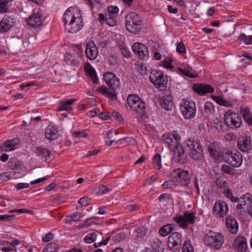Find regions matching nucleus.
<instances>
[{
  "mask_svg": "<svg viewBox=\"0 0 252 252\" xmlns=\"http://www.w3.org/2000/svg\"><path fill=\"white\" fill-rule=\"evenodd\" d=\"M173 220L184 229L188 227V224H193L195 222V213L193 212H185L184 216H176L173 218Z\"/></svg>",
  "mask_w": 252,
  "mask_h": 252,
  "instance_id": "nucleus-9",
  "label": "nucleus"
},
{
  "mask_svg": "<svg viewBox=\"0 0 252 252\" xmlns=\"http://www.w3.org/2000/svg\"><path fill=\"white\" fill-rule=\"evenodd\" d=\"M180 110L186 119H191L196 115V107L195 102L189 99L183 98L180 104Z\"/></svg>",
  "mask_w": 252,
  "mask_h": 252,
  "instance_id": "nucleus-5",
  "label": "nucleus"
},
{
  "mask_svg": "<svg viewBox=\"0 0 252 252\" xmlns=\"http://www.w3.org/2000/svg\"><path fill=\"white\" fill-rule=\"evenodd\" d=\"M84 216L83 214H82L81 212H75L73 213L71 216V219L74 221H79L81 218H82Z\"/></svg>",
  "mask_w": 252,
  "mask_h": 252,
  "instance_id": "nucleus-56",
  "label": "nucleus"
},
{
  "mask_svg": "<svg viewBox=\"0 0 252 252\" xmlns=\"http://www.w3.org/2000/svg\"><path fill=\"white\" fill-rule=\"evenodd\" d=\"M215 100L216 102L220 105L225 106H228V102L220 96L216 97Z\"/></svg>",
  "mask_w": 252,
  "mask_h": 252,
  "instance_id": "nucleus-57",
  "label": "nucleus"
},
{
  "mask_svg": "<svg viewBox=\"0 0 252 252\" xmlns=\"http://www.w3.org/2000/svg\"><path fill=\"white\" fill-rule=\"evenodd\" d=\"M132 49L134 53L140 59L146 61L149 58V50L145 45L139 42H135L133 44Z\"/></svg>",
  "mask_w": 252,
  "mask_h": 252,
  "instance_id": "nucleus-13",
  "label": "nucleus"
},
{
  "mask_svg": "<svg viewBox=\"0 0 252 252\" xmlns=\"http://www.w3.org/2000/svg\"><path fill=\"white\" fill-rule=\"evenodd\" d=\"M222 158L225 162L233 167L240 166L243 162V156L238 151H227L223 153Z\"/></svg>",
  "mask_w": 252,
  "mask_h": 252,
  "instance_id": "nucleus-7",
  "label": "nucleus"
},
{
  "mask_svg": "<svg viewBox=\"0 0 252 252\" xmlns=\"http://www.w3.org/2000/svg\"><path fill=\"white\" fill-rule=\"evenodd\" d=\"M172 175L178 178L181 184L185 187H188L191 182L189 171L178 168L173 170Z\"/></svg>",
  "mask_w": 252,
  "mask_h": 252,
  "instance_id": "nucleus-12",
  "label": "nucleus"
},
{
  "mask_svg": "<svg viewBox=\"0 0 252 252\" xmlns=\"http://www.w3.org/2000/svg\"><path fill=\"white\" fill-rule=\"evenodd\" d=\"M83 19L79 11L77 13L76 19L70 24H65V30L71 33H75L83 27Z\"/></svg>",
  "mask_w": 252,
  "mask_h": 252,
  "instance_id": "nucleus-17",
  "label": "nucleus"
},
{
  "mask_svg": "<svg viewBox=\"0 0 252 252\" xmlns=\"http://www.w3.org/2000/svg\"><path fill=\"white\" fill-rule=\"evenodd\" d=\"M204 111L207 116L212 115L214 112V106L213 104L211 102H206L204 105Z\"/></svg>",
  "mask_w": 252,
  "mask_h": 252,
  "instance_id": "nucleus-40",
  "label": "nucleus"
},
{
  "mask_svg": "<svg viewBox=\"0 0 252 252\" xmlns=\"http://www.w3.org/2000/svg\"><path fill=\"white\" fill-rule=\"evenodd\" d=\"M225 225L227 230L232 234H236L238 232V224L237 220L230 216L225 218Z\"/></svg>",
  "mask_w": 252,
  "mask_h": 252,
  "instance_id": "nucleus-23",
  "label": "nucleus"
},
{
  "mask_svg": "<svg viewBox=\"0 0 252 252\" xmlns=\"http://www.w3.org/2000/svg\"><path fill=\"white\" fill-rule=\"evenodd\" d=\"M215 126L219 132H223L225 130L223 122L220 120L215 123Z\"/></svg>",
  "mask_w": 252,
  "mask_h": 252,
  "instance_id": "nucleus-53",
  "label": "nucleus"
},
{
  "mask_svg": "<svg viewBox=\"0 0 252 252\" xmlns=\"http://www.w3.org/2000/svg\"><path fill=\"white\" fill-rule=\"evenodd\" d=\"M11 173L9 172L3 173L0 175L1 180L4 181H8L10 179Z\"/></svg>",
  "mask_w": 252,
  "mask_h": 252,
  "instance_id": "nucleus-61",
  "label": "nucleus"
},
{
  "mask_svg": "<svg viewBox=\"0 0 252 252\" xmlns=\"http://www.w3.org/2000/svg\"><path fill=\"white\" fill-rule=\"evenodd\" d=\"M14 0H0V13H5L10 12L9 3Z\"/></svg>",
  "mask_w": 252,
  "mask_h": 252,
  "instance_id": "nucleus-35",
  "label": "nucleus"
},
{
  "mask_svg": "<svg viewBox=\"0 0 252 252\" xmlns=\"http://www.w3.org/2000/svg\"><path fill=\"white\" fill-rule=\"evenodd\" d=\"M175 225L172 223L166 224L159 229L158 233L162 237L167 236L174 230H175Z\"/></svg>",
  "mask_w": 252,
  "mask_h": 252,
  "instance_id": "nucleus-32",
  "label": "nucleus"
},
{
  "mask_svg": "<svg viewBox=\"0 0 252 252\" xmlns=\"http://www.w3.org/2000/svg\"><path fill=\"white\" fill-rule=\"evenodd\" d=\"M57 248L58 245L56 244L50 243L44 249L43 252H58Z\"/></svg>",
  "mask_w": 252,
  "mask_h": 252,
  "instance_id": "nucleus-48",
  "label": "nucleus"
},
{
  "mask_svg": "<svg viewBox=\"0 0 252 252\" xmlns=\"http://www.w3.org/2000/svg\"><path fill=\"white\" fill-rule=\"evenodd\" d=\"M153 162L155 168L158 170L161 168V156L159 154H156L153 158Z\"/></svg>",
  "mask_w": 252,
  "mask_h": 252,
  "instance_id": "nucleus-41",
  "label": "nucleus"
},
{
  "mask_svg": "<svg viewBox=\"0 0 252 252\" xmlns=\"http://www.w3.org/2000/svg\"><path fill=\"white\" fill-rule=\"evenodd\" d=\"M98 50L95 44L93 42H89L86 45L85 54L86 57L90 60H95L98 55Z\"/></svg>",
  "mask_w": 252,
  "mask_h": 252,
  "instance_id": "nucleus-20",
  "label": "nucleus"
},
{
  "mask_svg": "<svg viewBox=\"0 0 252 252\" xmlns=\"http://www.w3.org/2000/svg\"><path fill=\"white\" fill-rule=\"evenodd\" d=\"M119 48L121 51L122 54L123 56L126 58H129L131 57V53L129 50L128 48L126 47V46L123 44H120L119 45Z\"/></svg>",
  "mask_w": 252,
  "mask_h": 252,
  "instance_id": "nucleus-42",
  "label": "nucleus"
},
{
  "mask_svg": "<svg viewBox=\"0 0 252 252\" xmlns=\"http://www.w3.org/2000/svg\"><path fill=\"white\" fill-rule=\"evenodd\" d=\"M76 100L75 99H71L68 100L62 101L61 104L58 109L59 111L66 110L71 111L72 110L71 105L75 102Z\"/></svg>",
  "mask_w": 252,
  "mask_h": 252,
  "instance_id": "nucleus-34",
  "label": "nucleus"
},
{
  "mask_svg": "<svg viewBox=\"0 0 252 252\" xmlns=\"http://www.w3.org/2000/svg\"><path fill=\"white\" fill-rule=\"evenodd\" d=\"M223 242L224 237L222 234L211 230L205 233L203 238L204 245L215 250L220 249Z\"/></svg>",
  "mask_w": 252,
  "mask_h": 252,
  "instance_id": "nucleus-1",
  "label": "nucleus"
},
{
  "mask_svg": "<svg viewBox=\"0 0 252 252\" xmlns=\"http://www.w3.org/2000/svg\"><path fill=\"white\" fill-rule=\"evenodd\" d=\"M234 247L240 252H245L248 247L246 239L243 236H238L234 241Z\"/></svg>",
  "mask_w": 252,
  "mask_h": 252,
  "instance_id": "nucleus-24",
  "label": "nucleus"
},
{
  "mask_svg": "<svg viewBox=\"0 0 252 252\" xmlns=\"http://www.w3.org/2000/svg\"><path fill=\"white\" fill-rule=\"evenodd\" d=\"M125 234L124 233H119L112 237V241L114 242H119L124 239Z\"/></svg>",
  "mask_w": 252,
  "mask_h": 252,
  "instance_id": "nucleus-51",
  "label": "nucleus"
},
{
  "mask_svg": "<svg viewBox=\"0 0 252 252\" xmlns=\"http://www.w3.org/2000/svg\"><path fill=\"white\" fill-rule=\"evenodd\" d=\"M115 91L111 89L110 90L105 86H102L98 89V91L100 93L112 100L117 98V94Z\"/></svg>",
  "mask_w": 252,
  "mask_h": 252,
  "instance_id": "nucleus-33",
  "label": "nucleus"
},
{
  "mask_svg": "<svg viewBox=\"0 0 252 252\" xmlns=\"http://www.w3.org/2000/svg\"><path fill=\"white\" fill-rule=\"evenodd\" d=\"M189 148V155L193 160L201 161L204 158V151L199 143L193 139H189L185 141Z\"/></svg>",
  "mask_w": 252,
  "mask_h": 252,
  "instance_id": "nucleus-2",
  "label": "nucleus"
},
{
  "mask_svg": "<svg viewBox=\"0 0 252 252\" xmlns=\"http://www.w3.org/2000/svg\"><path fill=\"white\" fill-rule=\"evenodd\" d=\"M182 252H194L192 246L189 241H186L183 246Z\"/></svg>",
  "mask_w": 252,
  "mask_h": 252,
  "instance_id": "nucleus-50",
  "label": "nucleus"
},
{
  "mask_svg": "<svg viewBox=\"0 0 252 252\" xmlns=\"http://www.w3.org/2000/svg\"><path fill=\"white\" fill-rule=\"evenodd\" d=\"M224 120L225 125L231 129L239 128L242 124L241 117L233 112L231 110H229L225 113Z\"/></svg>",
  "mask_w": 252,
  "mask_h": 252,
  "instance_id": "nucleus-8",
  "label": "nucleus"
},
{
  "mask_svg": "<svg viewBox=\"0 0 252 252\" xmlns=\"http://www.w3.org/2000/svg\"><path fill=\"white\" fill-rule=\"evenodd\" d=\"M42 16L38 13H34L29 18L28 24L33 27H38L43 24Z\"/></svg>",
  "mask_w": 252,
  "mask_h": 252,
  "instance_id": "nucleus-25",
  "label": "nucleus"
},
{
  "mask_svg": "<svg viewBox=\"0 0 252 252\" xmlns=\"http://www.w3.org/2000/svg\"><path fill=\"white\" fill-rule=\"evenodd\" d=\"M237 145L241 151L249 152L252 149L251 138L248 135L240 136L237 140Z\"/></svg>",
  "mask_w": 252,
  "mask_h": 252,
  "instance_id": "nucleus-16",
  "label": "nucleus"
},
{
  "mask_svg": "<svg viewBox=\"0 0 252 252\" xmlns=\"http://www.w3.org/2000/svg\"><path fill=\"white\" fill-rule=\"evenodd\" d=\"M238 38L243 41L246 44H252V35L248 36L245 33H241Z\"/></svg>",
  "mask_w": 252,
  "mask_h": 252,
  "instance_id": "nucleus-47",
  "label": "nucleus"
},
{
  "mask_svg": "<svg viewBox=\"0 0 252 252\" xmlns=\"http://www.w3.org/2000/svg\"><path fill=\"white\" fill-rule=\"evenodd\" d=\"M191 68L190 67L183 68H178L177 72L180 75L187 76L190 78H195L196 76L191 72Z\"/></svg>",
  "mask_w": 252,
  "mask_h": 252,
  "instance_id": "nucleus-37",
  "label": "nucleus"
},
{
  "mask_svg": "<svg viewBox=\"0 0 252 252\" xmlns=\"http://www.w3.org/2000/svg\"><path fill=\"white\" fill-rule=\"evenodd\" d=\"M161 140L162 142H165V143L167 144V146L170 148L172 144L173 140L171 136V134L169 133H164L163 134L161 137Z\"/></svg>",
  "mask_w": 252,
  "mask_h": 252,
  "instance_id": "nucleus-44",
  "label": "nucleus"
},
{
  "mask_svg": "<svg viewBox=\"0 0 252 252\" xmlns=\"http://www.w3.org/2000/svg\"><path fill=\"white\" fill-rule=\"evenodd\" d=\"M126 100L128 106L134 112L141 116L145 114L146 105L139 96L134 94H129Z\"/></svg>",
  "mask_w": 252,
  "mask_h": 252,
  "instance_id": "nucleus-6",
  "label": "nucleus"
},
{
  "mask_svg": "<svg viewBox=\"0 0 252 252\" xmlns=\"http://www.w3.org/2000/svg\"><path fill=\"white\" fill-rule=\"evenodd\" d=\"M137 233V237L138 238H141L147 233V230L144 227H140L136 230Z\"/></svg>",
  "mask_w": 252,
  "mask_h": 252,
  "instance_id": "nucleus-54",
  "label": "nucleus"
},
{
  "mask_svg": "<svg viewBox=\"0 0 252 252\" xmlns=\"http://www.w3.org/2000/svg\"><path fill=\"white\" fill-rule=\"evenodd\" d=\"M119 11L118 7L116 6H110L108 7L107 12L106 13H110L116 15Z\"/></svg>",
  "mask_w": 252,
  "mask_h": 252,
  "instance_id": "nucleus-55",
  "label": "nucleus"
},
{
  "mask_svg": "<svg viewBox=\"0 0 252 252\" xmlns=\"http://www.w3.org/2000/svg\"><path fill=\"white\" fill-rule=\"evenodd\" d=\"M149 78L151 82L160 91H164L167 86V77L158 70H154L150 73Z\"/></svg>",
  "mask_w": 252,
  "mask_h": 252,
  "instance_id": "nucleus-3",
  "label": "nucleus"
},
{
  "mask_svg": "<svg viewBox=\"0 0 252 252\" xmlns=\"http://www.w3.org/2000/svg\"><path fill=\"white\" fill-rule=\"evenodd\" d=\"M160 104L162 108L167 110H171L173 106L172 97L169 95L163 97L160 100Z\"/></svg>",
  "mask_w": 252,
  "mask_h": 252,
  "instance_id": "nucleus-29",
  "label": "nucleus"
},
{
  "mask_svg": "<svg viewBox=\"0 0 252 252\" xmlns=\"http://www.w3.org/2000/svg\"><path fill=\"white\" fill-rule=\"evenodd\" d=\"M176 50L178 52L180 53H183L185 52L186 48L183 42H180L178 44Z\"/></svg>",
  "mask_w": 252,
  "mask_h": 252,
  "instance_id": "nucleus-58",
  "label": "nucleus"
},
{
  "mask_svg": "<svg viewBox=\"0 0 252 252\" xmlns=\"http://www.w3.org/2000/svg\"><path fill=\"white\" fill-rule=\"evenodd\" d=\"M193 90L201 95L208 93H213L214 88L212 86L204 84H196L193 87Z\"/></svg>",
  "mask_w": 252,
  "mask_h": 252,
  "instance_id": "nucleus-21",
  "label": "nucleus"
},
{
  "mask_svg": "<svg viewBox=\"0 0 252 252\" xmlns=\"http://www.w3.org/2000/svg\"><path fill=\"white\" fill-rule=\"evenodd\" d=\"M84 69L89 75H92L95 72L94 68H93L92 66L89 63H85Z\"/></svg>",
  "mask_w": 252,
  "mask_h": 252,
  "instance_id": "nucleus-52",
  "label": "nucleus"
},
{
  "mask_svg": "<svg viewBox=\"0 0 252 252\" xmlns=\"http://www.w3.org/2000/svg\"><path fill=\"white\" fill-rule=\"evenodd\" d=\"M126 27L127 30L132 33H137L141 30V17L137 14L130 12L125 18Z\"/></svg>",
  "mask_w": 252,
  "mask_h": 252,
  "instance_id": "nucleus-4",
  "label": "nucleus"
},
{
  "mask_svg": "<svg viewBox=\"0 0 252 252\" xmlns=\"http://www.w3.org/2000/svg\"><path fill=\"white\" fill-rule=\"evenodd\" d=\"M96 234L94 232L88 234L84 237V241L86 243L90 244L94 242L96 239Z\"/></svg>",
  "mask_w": 252,
  "mask_h": 252,
  "instance_id": "nucleus-46",
  "label": "nucleus"
},
{
  "mask_svg": "<svg viewBox=\"0 0 252 252\" xmlns=\"http://www.w3.org/2000/svg\"><path fill=\"white\" fill-rule=\"evenodd\" d=\"M112 189L108 188L107 186L103 185H101L94 189V192L96 195H102L110 191Z\"/></svg>",
  "mask_w": 252,
  "mask_h": 252,
  "instance_id": "nucleus-36",
  "label": "nucleus"
},
{
  "mask_svg": "<svg viewBox=\"0 0 252 252\" xmlns=\"http://www.w3.org/2000/svg\"><path fill=\"white\" fill-rule=\"evenodd\" d=\"M221 170L225 173L230 174L232 169L229 166L223 164L221 166Z\"/></svg>",
  "mask_w": 252,
  "mask_h": 252,
  "instance_id": "nucleus-63",
  "label": "nucleus"
},
{
  "mask_svg": "<svg viewBox=\"0 0 252 252\" xmlns=\"http://www.w3.org/2000/svg\"><path fill=\"white\" fill-rule=\"evenodd\" d=\"M58 132L57 126H49L45 130V137L50 140H55L59 135Z\"/></svg>",
  "mask_w": 252,
  "mask_h": 252,
  "instance_id": "nucleus-27",
  "label": "nucleus"
},
{
  "mask_svg": "<svg viewBox=\"0 0 252 252\" xmlns=\"http://www.w3.org/2000/svg\"><path fill=\"white\" fill-rule=\"evenodd\" d=\"M162 66L166 69H173L174 66L172 65V60L170 58H166L162 62Z\"/></svg>",
  "mask_w": 252,
  "mask_h": 252,
  "instance_id": "nucleus-49",
  "label": "nucleus"
},
{
  "mask_svg": "<svg viewBox=\"0 0 252 252\" xmlns=\"http://www.w3.org/2000/svg\"><path fill=\"white\" fill-rule=\"evenodd\" d=\"M238 204L237 206V212L239 214L244 212L245 208H248L252 204V195L247 193L243 195L238 199Z\"/></svg>",
  "mask_w": 252,
  "mask_h": 252,
  "instance_id": "nucleus-15",
  "label": "nucleus"
},
{
  "mask_svg": "<svg viewBox=\"0 0 252 252\" xmlns=\"http://www.w3.org/2000/svg\"><path fill=\"white\" fill-rule=\"evenodd\" d=\"M173 152L172 159L176 163L183 164L187 162V156L183 145L176 142L172 150Z\"/></svg>",
  "mask_w": 252,
  "mask_h": 252,
  "instance_id": "nucleus-10",
  "label": "nucleus"
},
{
  "mask_svg": "<svg viewBox=\"0 0 252 252\" xmlns=\"http://www.w3.org/2000/svg\"><path fill=\"white\" fill-rule=\"evenodd\" d=\"M222 148L221 144L218 142H212L208 146V151L210 156L215 160L222 157Z\"/></svg>",
  "mask_w": 252,
  "mask_h": 252,
  "instance_id": "nucleus-18",
  "label": "nucleus"
},
{
  "mask_svg": "<svg viewBox=\"0 0 252 252\" xmlns=\"http://www.w3.org/2000/svg\"><path fill=\"white\" fill-rule=\"evenodd\" d=\"M15 139L6 140L0 147L1 152H9L13 151L15 149Z\"/></svg>",
  "mask_w": 252,
  "mask_h": 252,
  "instance_id": "nucleus-31",
  "label": "nucleus"
},
{
  "mask_svg": "<svg viewBox=\"0 0 252 252\" xmlns=\"http://www.w3.org/2000/svg\"><path fill=\"white\" fill-rule=\"evenodd\" d=\"M53 239V234L50 232L45 235L44 237L42 238V241L45 242L50 241Z\"/></svg>",
  "mask_w": 252,
  "mask_h": 252,
  "instance_id": "nucleus-62",
  "label": "nucleus"
},
{
  "mask_svg": "<svg viewBox=\"0 0 252 252\" xmlns=\"http://www.w3.org/2000/svg\"><path fill=\"white\" fill-rule=\"evenodd\" d=\"M182 243V235L178 232H172L168 237L167 245L172 252L179 251L181 247Z\"/></svg>",
  "mask_w": 252,
  "mask_h": 252,
  "instance_id": "nucleus-11",
  "label": "nucleus"
},
{
  "mask_svg": "<svg viewBox=\"0 0 252 252\" xmlns=\"http://www.w3.org/2000/svg\"><path fill=\"white\" fill-rule=\"evenodd\" d=\"M16 240H13L11 243L7 241H3L0 243V252H16L15 248Z\"/></svg>",
  "mask_w": 252,
  "mask_h": 252,
  "instance_id": "nucleus-26",
  "label": "nucleus"
},
{
  "mask_svg": "<svg viewBox=\"0 0 252 252\" xmlns=\"http://www.w3.org/2000/svg\"><path fill=\"white\" fill-rule=\"evenodd\" d=\"M25 242L24 241H20L17 239V246H18L17 248V250H19V252H26L28 251L29 252H32V249L31 248L28 249L26 245H24Z\"/></svg>",
  "mask_w": 252,
  "mask_h": 252,
  "instance_id": "nucleus-39",
  "label": "nucleus"
},
{
  "mask_svg": "<svg viewBox=\"0 0 252 252\" xmlns=\"http://www.w3.org/2000/svg\"><path fill=\"white\" fill-rule=\"evenodd\" d=\"M72 10H73L72 7L68 8L63 15V19L65 27V24H70L76 19L77 16L72 13Z\"/></svg>",
  "mask_w": 252,
  "mask_h": 252,
  "instance_id": "nucleus-30",
  "label": "nucleus"
},
{
  "mask_svg": "<svg viewBox=\"0 0 252 252\" xmlns=\"http://www.w3.org/2000/svg\"><path fill=\"white\" fill-rule=\"evenodd\" d=\"M174 187V185L171 181H166L162 184V187L164 189H172Z\"/></svg>",
  "mask_w": 252,
  "mask_h": 252,
  "instance_id": "nucleus-59",
  "label": "nucleus"
},
{
  "mask_svg": "<svg viewBox=\"0 0 252 252\" xmlns=\"http://www.w3.org/2000/svg\"><path fill=\"white\" fill-rule=\"evenodd\" d=\"M73 135L79 138L86 137L87 136V134L83 131H75L73 132Z\"/></svg>",
  "mask_w": 252,
  "mask_h": 252,
  "instance_id": "nucleus-60",
  "label": "nucleus"
},
{
  "mask_svg": "<svg viewBox=\"0 0 252 252\" xmlns=\"http://www.w3.org/2000/svg\"><path fill=\"white\" fill-rule=\"evenodd\" d=\"M103 78L110 89L116 90L120 87V80L114 73L107 72L104 74Z\"/></svg>",
  "mask_w": 252,
  "mask_h": 252,
  "instance_id": "nucleus-14",
  "label": "nucleus"
},
{
  "mask_svg": "<svg viewBox=\"0 0 252 252\" xmlns=\"http://www.w3.org/2000/svg\"><path fill=\"white\" fill-rule=\"evenodd\" d=\"M67 60V63L74 66H78L80 62L78 59L70 54H68L66 57Z\"/></svg>",
  "mask_w": 252,
  "mask_h": 252,
  "instance_id": "nucleus-43",
  "label": "nucleus"
},
{
  "mask_svg": "<svg viewBox=\"0 0 252 252\" xmlns=\"http://www.w3.org/2000/svg\"><path fill=\"white\" fill-rule=\"evenodd\" d=\"M14 24V19L5 15L0 23V32H6L13 26Z\"/></svg>",
  "mask_w": 252,
  "mask_h": 252,
  "instance_id": "nucleus-22",
  "label": "nucleus"
},
{
  "mask_svg": "<svg viewBox=\"0 0 252 252\" xmlns=\"http://www.w3.org/2000/svg\"><path fill=\"white\" fill-rule=\"evenodd\" d=\"M36 153L41 158H45L46 160L47 158H49L50 156V152L47 148H37L36 149Z\"/></svg>",
  "mask_w": 252,
  "mask_h": 252,
  "instance_id": "nucleus-38",
  "label": "nucleus"
},
{
  "mask_svg": "<svg viewBox=\"0 0 252 252\" xmlns=\"http://www.w3.org/2000/svg\"><path fill=\"white\" fill-rule=\"evenodd\" d=\"M229 210L227 204L222 200L216 201L213 208V213L220 217H223L226 215Z\"/></svg>",
  "mask_w": 252,
  "mask_h": 252,
  "instance_id": "nucleus-19",
  "label": "nucleus"
},
{
  "mask_svg": "<svg viewBox=\"0 0 252 252\" xmlns=\"http://www.w3.org/2000/svg\"><path fill=\"white\" fill-rule=\"evenodd\" d=\"M223 193L225 197L230 199V200L233 202H236L238 200V197L234 196L232 193L228 188L224 189L223 191Z\"/></svg>",
  "mask_w": 252,
  "mask_h": 252,
  "instance_id": "nucleus-45",
  "label": "nucleus"
},
{
  "mask_svg": "<svg viewBox=\"0 0 252 252\" xmlns=\"http://www.w3.org/2000/svg\"><path fill=\"white\" fill-rule=\"evenodd\" d=\"M126 208L130 211H137L139 209V206L136 204H127Z\"/></svg>",
  "mask_w": 252,
  "mask_h": 252,
  "instance_id": "nucleus-64",
  "label": "nucleus"
},
{
  "mask_svg": "<svg viewBox=\"0 0 252 252\" xmlns=\"http://www.w3.org/2000/svg\"><path fill=\"white\" fill-rule=\"evenodd\" d=\"M240 114L242 116L244 121L249 126L252 125V114L247 107H241Z\"/></svg>",
  "mask_w": 252,
  "mask_h": 252,
  "instance_id": "nucleus-28",
  "label": "nucleus"
}]
</instances>
